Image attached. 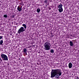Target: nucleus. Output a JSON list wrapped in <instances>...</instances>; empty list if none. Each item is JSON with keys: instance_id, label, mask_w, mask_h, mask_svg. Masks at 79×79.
<instances>
[{"instance_id": "9d476101", "label": "nucleus", "mask_w": 79, "mask_h": 79, "mask_svg": "<svg viewBox=\"0 0 79 79\" xmlns=\"http://www.w3.org/2000/svg\"><path fill=\"white\" fill-rule=\"evenodd\" d=\"M3 40H0V45H3Z\"/></svg>"}, {"instance_id": "2eb2a0df", "label": "nucleus", "mask_w": 79, "mask_h": 79, "mask_svg": "<svg viewBox=\"0 0 79 79\" xmlns=\"http://www.w3.org/2000/svg\"><path fill=\"white\" fill-rule=\"evenodd\" d=\"M4 18H7V17H8V15H4Z\"/></svg>"}, {"instance_id": "4468645a", "label": "nucleus", "mask_w": 79, "mask_h": 79, "mask_svg": "<svg viewBox=\"0 0 79 79\" xmlns=\"http://www.w3.org/2000/svg\"><path fill=\"white\" fill-rule=\"evenodd\" d=\"M51 53H54V51L53 49H51Z\"/></svg>"}, {"instance_id": "f3484780", "label": "nucleus", "mask_w": 79, "mask_h": 79, "mask_svg": "<svg viewBox=\"0 0 79 79\" xmlns=\"http://www.w3.org/2000/svg\"><path fill=\"white\" fill-rule=\"evenodd\" d=\"M2 61H3V60L0 57V63H1Z\"/></svg>"}, {"instance_id": "39448f33", "label": "nucleus", "mask_w": 79, "mask_h": 79, "mask_svg": "<svg viewBox=\"0 0 79 79\" xmlns=\"http://www.w3.org/2000/svg\"><path fill=\"white\" fill-rule=\"evenodd\" d=\"M22 9H23V8H22V6L21 7H19V6H18L17 10H18L19 11L21 12L22 11Z\"/></svg>"}, {"instance_id": "0eeeda50", "label": "nucleus", "mask_w": 79, "mask_h": 79, "mask_svg": "<svg viewBox=\"0 0 79 79\" xmlns=\"http://www.w3.org/2000/svg\"><path fill=\"white\" fill-rule=\"evenodd\" d=\"M23 53L26 55H27V49L26 48L23 49Z\"/></svg>"}, {"instance_id": "f257e3e1", "label": "nucleus", "mask_w": 79, "mask_h": 79, "mask_svg": "<svg viewBox=\"0 0 79 79\" xmlns=\"http://www.w3.org/2000/svg\"><path fill=\"white\" fill-rule=\"evenodd\" d=\"M61 71L58 69H52L51 72V77L53 78L55 77L56 79H59L60 76H61Z\"/></svg>"}, {"instance_id": "f8f14e48", "label": "nucleus", "mask_w": 79, "mask_h": 79, "mask_svg": "<svg viewBox=\"0 0 79 79\" xmlns=\"http://www.w3.org/2000/svg\"><path fill=\"white\" fill-rule=\"evenodd\" d=\"M40 9L39 8H38L37 9V13H40Z\"/></svg>"}, {"instance_id": "423d86ee", "label": "nucleus", "mask_w": 79, "mask_h": 79, "mask_svg": "<svg viewBox=\"0 0 79 79\" xmlns=\"http://www.w3.org/2000/svg\"><path fill=\"white\" fill-rule=\"evenodd\" d=\"M73 66V64L72 63H70L69 64V68H71Z\"/></svg>"}, {"instance_id": "20e7f679", "label": "nucleus", "mask_w": 79, "mask_h": 79, "mask_svg": "<svg viewBox=\"0 0 79 79\" xmlns=\"http://www.w3.org/2000/svg\"><path fill=\"white\" fill-rule=\"evenodd\" d=\"M25 31L24 28L23 27H21L18 31V34H21V32H23Z\"/></svg>"}, {"instance_id": "7ed1b4c3", "label": "nucleus", "mask_w": 79, "mask_h": 79, "mask_svg": "<svg viewBox=\"0 0 79 79\" xmlns=\"http://www.w3.org/2000/svg\"><path fill=\"white\" fill-rule=\"evenodd\" d=\"M1 56L2 59L3 61H8V60L7 56L5 54H1Z\"/></svg>"}, {"instance_id": "ddd939ff", "label": "nucleus", "mask_w": 79, "mask_h": 79, "mask_svg": "<svg viewBox=\"0 0 79 79\" xmlns=\"http://www.w3.org/2000/svg\"><path fill=\"white\" fill-rule=\"evenodd\" d=\"M22 26H23L24 27L25 29H26V24H23Z\"/></svg>"}, {"instance_id": "9b49d317", "label": "nucleus", "mask_w": 79, "mask_h": 79, "mask_svg": "<svg viewBox=\"0 0 79 79\" xmlns=\"http://www.w3.org/2000/svg\"><path fill=\"white\" fill-rule=\"evenodd\" d=\"M62 6H63V5L62 4H60L58 6V8L59 9L63 8L62 7Z\"/></svg>"}, {"instance_id": "a211bd4d", "label": "nucleus", "mask_w": 79, "mask_h": 79, "mask_svg": "<svg viewBox=\"0 0 79 79\" xmlns=\"http://www.w3.org/2000/svg\"><path fill=\"white\" fill-rule=\"evenodd\" d=\"M3 37L2 36H0V39H2Z\"/></svg>"}, {"instance_id": "6e6552de", "label": "nucleus", "mask_w": 79, "mask_h": 79, "mask_svg": "<svg viewBox=\"0 0 79 79\" xmlns=\"http://www.w3.org/2000/svg\"><path fill=\"white\" fill-rule=\"evenodd\" d=\"M69 43L70 46H71V47H73V46L74 44L73 43V42L70 41Z\"/></svg>"}, {"instance_id": "f03ea898", "label": "nucleus", "mask_w": 79, "mask_h": 79, "mask_svg": "<svg viewBox=\"0 0 79 79\" xmlns=\"http://www.w3.org/2000/svg\"><path fill=\"white\" fill-rule=\"evenodd\" d=\"M44 48L45 50H49L50 49V47H51V45H50V43L46 42L44 43Z\"/></svg>"}, {"instance_id": "dca6fc26", "label": "nucleus", "mask_w": 79, "mask_h": 79, "mask_svg": "<svg viewBox=\"0 0 79 79\" xmlns=\"http://www.w3.org/2000/svg\"><path fill=\"white\" fill-rule=\"evenodd\" d=\"M48 1L47 0H45L44 1V3H48Z\"/></svg>"}, {"instance_id": "1a4fd4ad", "label": "nucleus", "mask_w": 79, "mask_h": 79, "mask_svg": "<svg viewBox=\"0 0 79 79\" xmlns=\"http://www.w3.org/2000/svg\"><path fill=\"white\" fill-rule=\"evenodd\" d=\"M58 10L60 13H61V12H63V8H62L61 9H58Z\"/></svg>"}, {"instance_id": "6ab92c4d", "label": "nucleus", "mask_w": 79, "mask_h": 79, "mask_svg": "<svg viewBox=\"0 0 79 79\" xmlns=\"http://www.w3.org/2000/svg\"><path fill=\"white\" fill-rule=\"evenodd\" d=\"M35 46V45H33L32 46V47H34Z\"/></svg>"}]
</instances>
